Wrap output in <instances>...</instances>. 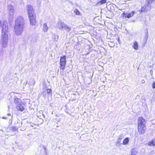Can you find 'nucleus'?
Wrapping results in <instances>:
<instances>
[{"label": "nucleus", "mask_w": 155, "mask_h": 155, "mask_svg": "<svg viewBox=\"0 0 155 155\" xmlns=\"http://www.w3.org/2000/svg\"><path fill=\"white\" fill-rule=\"evenodd\" d=\"M48 27L46 23H44L43 25V31L45 32H47L48 30Z\"/></svg>", "instance_id": "2eb2a0df"}, {"label": "nucleus", "mask_w": 155, "mask_h": 155, "mask_svg": "<svg viewBox=\"0 0 155 155\" xmlns=\"http://www.w3.org/2000/svg\"><path fill=\"white\" fill-rule=\"evenodd\" d=\"M148 145L150 146L155 145V139H153L152 141L149 142Z\"/></svg>", "instance_id": "412c9836"}, {"label": "nucleus", "mask_w": 155, "mask_h": 155, "mask_svg": "<svg viewBox=\"0 0 155 155\" xmlns=\"http://www.w3.org/2000/svg\"><path fill=\"white\" fill-rule=\"evenodd\" d=\"M8 11L9 15L11 16V17L13 18L14 14V7L12 5L10 4L8 5Z\"/></svg>", "instance_id": "0eeeda50"}, {"label": "nucleus", "mask_w": 155, "mask_h": 155, "mask_svg": "<svg viewBox=\"0 0 155 155\" xmlns=\"http://www.w3.org/2000/svg\"><path fill=\"white\" fill-rule=\"evenodd\" d=\"M117 40L119 42L120 41V39L119 38H118Z\"/></svg>", "instance_id": "7c9ffc66"}, {"label": "nucleus", "mask_w": 155, "mask_h": 155, "mask_svg": "<svg viewBox=\"0 0 155 155\" xmlns=\"http://www.w3.org/2000/svg\"><path fill=\"white\" fill-rule=\"evenodd\" d=\"M152 87L153 88H155V82L152 84Z\"/></svg>", "instance_id": "cd10ccee"}, {"label": "nucleus", "mask_w": 155, "mask_h": 155, "mask_svg": "<svg viewBox=\"0 0 155 155\" xmlns=\"http://www.w3.org/2000/svg\"><path fill=\"white\" fill-rule=\"evenodd\" d=\"M2 31V36L8 35V23L7 21H3Z\"/></svg>", "instance_id": "7ed1b4c3"}, {"label": "nucleus", "mask_w": 155, "mask_h": 155, "mask_svg": "<svg viewBox=\"0 0 155 155\" xmlns=\"http://www.w3.org/2000/svg\"><path fill=\"white\" fill-rule=\"evenodd\" d=\"M8 116H11V114L10 113H8Z\"/></svg>", "instance_id": "473e14b6"}, {"label": "nucleus", "mask_w": 155, "mask_h": 155, "mask_svg": "<svg viewBox=\"0 0 155 155\" xmlns=\"http://www.w3.org/2000/svg\"><path fill=\"white\" fill-rule=\"evenodd\" d=\"M26 8L28 16L35 15L34 10L31 5H27Z\"/></svg>", "instance_id": "423d86ee"}, {"label": "nucleus", "mask_w": 155, "mask_h": 155, "mask_svg": "<svg viewBox=\"0 0 155 155\" xmlns=\"http://www.w3.org/2000/svg\"><path fill=\"white\" fill-rule=\"evenodd\" d=\"M74 12L77 15H80L81 13L77 9H75L74 11Z\"/></svg>", "instance_id": "4be33fe9"}, {"label": "nucleus", "mask_w": 155, "mask_h": 155, "mask_svg": "<svg viewBox=\"0 0 155 155\" xmlns=\"http://www.w3.org/2000/svg\"><path fill=\"white\" fill-rule=\"evenodd\" d=\"M64 29L66 30V31L69 32L70 31L71 28L68 26V25L66 24V26H65V27L64 28Z\"/></svg>", "instance_id": "aec40b11"}, {"label": "nucleus", "mask_w": 155, "mask_h": 155, "mask_svg": "<svg viewBox=\"0 0 155 155\" xmlns=\"http://www.w3.org/2000/svg\"><path fill=\"white\" fill-rule=\"evenodd\" d=\"M134 13V12L133 11H131L129 13H125V12H124L121 15L123 18L124 17L129 18L133 16Z\"/></svg>", "instance_id": "9d476101"}, {"label": "nucleus", "mask_w": 155, "mask_h": 155, "mask_svg": "<svg viewBox=\"0 0 155 155\" xmlns=\"http://www.w3.org/2000/svg\"><path fill=\"white\" fill-rule=\"evenodd\" d=\"M65 26H66V24L64 22L60 21L58 23V28L60 30H64Z\"/></svg>", "instance_id": "9b49d317"}, {"label": "nucleus", "mask_w": 155, "mask_h": 155, "mask_svg": "<svg viewBox=\"0 0 155 155\" xmlns=\"http://www.w3.org/2000/svg\"><path fill=\"white\" fill-rule=\"evenodd\" d=\"M25 23V20L22 16H19L16 18L14 27V31L16 35H21L23 30Z\"/></svg>", "instance_id": "f257e3e1"}, {"label": "nucleus", "mask_w": 155, "mask_h": 155, "mask_svg": "<svg viewBox=\"0 0 155 155\" xmlns=\"http://www.w3.org/2000/svg\"><path fill=\"white\" fill-rule=\"evenodd\" d=\"M144 82H145V81L144 80H143L142 81V83H143Z\"/></svg>", "instance_id": "2f4dec72"}, {"label": "nucleus", "mask_w": 155, "mask_h": 155, "mask_svg": "<svg viewBox=\"0 0 155 155\" xmlns=\"http://www.w3.org/2000/svg\"><path fill=\"white\" fill-rule=\"evenodd\" d=\"M129 141V138L128 137H126L123 140V144L124 145H127Z\"/></svg>", "instance_id": "4468645a"}, {"label": "nucleus", "mask_w": 155, "mask_h": 155, "mask_svg": "<svg viewBox=\"0 0 155 155\" xmlns=\"http://www.w3.org/2000/svg\"><path fill=\"white\" fill-rule=\"evenodd\" d=\"M14 103L16 105V108L18 110L22 111L24 108L21 104L20 100L17 98L14 99Z\"/></svg>", "instance_id": "20e7f679"}, {"label": "nucleus", "mask_w": 155, "mask_h": 155, "mask_svg": "<svg viewBox=\"0 0 155 155\" xmlns=\"http://www.w3.org/2000/svg\"><path fill=\"white\" fill-rule=\"evenodd\" d=\"M150 73L151 75H152L153 74V70H150Z\"/></svg>", "instance_id": "c85d7f7f"}, {"label": "nucleus", "mask_w": 155, "mask_h": 155, "mask_svg": "<svg viewBox=\"0 0 155 155\" xmlns=\"http://www.w3.org/2000/svg\"><path fill=\"white\" fill-rule=\"evenodd\" d=\"M66 64V56H63L62 57H61L60 60V69L64 70L65 68Z\"/></svg>", "instance_id": "39448f33"}, {"label": "nucleus", "mask_w": 155, "mask_h": 155, "mask_svg": "<svg viewBox=\"0 0 155 155\" xmlns=\"http://www.w3.org/2000/svg\"><path fill=\"white\" fill-rule=\"evenodd\" d=\"M37 117L39 118H41L42 117L44 118L45 117V115L43 114L42 111H40L38 112L37 113Z\"/></svg>", "instance_id": "f8f14e48"}, {"label": "nucleus", "mask_w": 155, "mask_h": 155, "mask_svg": "<svg viewBox=\"0 0 155 155\" xmlns=\"http://www.w3.org/2000/svg\"><path fill=\"white\" fill-rule=\"evenodd\" d=\"M52 38L55 41H57L58 39V36L55 34L53 35Z\"/></svg>", "instance_id": "f3484780"}, {"label": "nucleus", "mask_w": 155, "mask_h": 155, "mask_svg": "<svg viewBox=\"0 0 155 155\" xmlns=\"http://www.w3.org/2000/svg\"><path fill=\"white\" fill-rule=\"evenodd\" d=\"M124 136L123 134L120 135L118 138L117 142L119 143L120 142L121 140L123 139Z\"/></svg>", "instance_id": "a211bd4d"}, {"label": "nucleus", "mask_w": 155, "mask_h": 155, "mask_svg": "<svg viewBox=\"0 0 155 155\" xmlns=\"http://www.w3.org/2000/svg\"><path fill=\"white\" fill-rule=\"evenodd\" d=\"M147 6H144L142 7L140 11L141 12H146L147 11V9L146 8Z\"/></svg>", "instance_id": "dca6fc26"}, {"label": "nucleus", "mask_w": 155, "mask_h": 155, "mask_svg": "<svg viewBox=\"0 0 155 155\" xmlns=\"http://www.w3.org/2000/svg\"><path fill=\"white\" fill-rule=\"evenodd\" d=\"M2 46L3 47L7 46L8 41V35L2 36Z\"/></svg>", "instance_id": "6e6552de"}, {"label": "nucleus", "mask_w": 155, "mask_h": 155, "mask_svg": "<svg viewBox=\"0 0 155 155\" xmlns=\"http://www.w3.org/2000/svg\"><path fill=\"white\" fill-rule=\"evenodd\" d=\"M132 47L135 50H137L138 48V44L137 42L134 41Z\"/></svg>", "instance_id": "ddd939ff"}, {"label": "nucleus", "mask_w": 155, "mask_h": 155, "mask_svg": "<svg viewBox=\"0 0 155 155\" xmlns=\"http://www.w3.org/2000/svg\"><path fill=\"white\" fill-rule=\"evenodd\" d=\"M106 2V0H101L99 2L100 5H102Z\"/></svg>", "instance_id": "b1692460"}, {"label": "nucleus", "mask_w": 155, "mask_h": 155, "mask_svg": "<svg viewBox=\"0 0 155 155\" xmlns=\"http://www.w3.org/2000/svg\"><path fill=\"white\" fill-rule=\"evenodd\" d=\"M2 118L4 119H6L7 118L5 117H2Z\"/></svg>", "instance_id": "c756f323"}, {"label": "nucleus", "mask_w": 155, "mask_h": 155, "mask_svg": "<svg viewBox=\"0 0 155 155\" xmlns=\"http://www.w3.org/2000/svg\"><path fill=\"white\" fill-rule=\"evenodd\" d=\"M138 130L140 134H143L146 130V122L145 119L142 117H139L137 121Z\"/></svg>", "instance_id": "f03ea898"}, {"label": "nucleus", "mask_w": 155, "mask_h": 155, "mask_svg": "<svg viewBox=\"0 0 155 155\" xmlns=\"http://www.w3.org/2000/svg\"><path fill=\"white\" fill-rule=\"evenodd\" d=\"M131 153L133 155H137V152L134 149H133L132 150Z\"/></svg>", "instance_id": "5701e85b"}, {"label": "nucleus", "mask_w": 155, "mask_h": 155, "mask_svg": "<svg viewBox=\"0 0 155 155\" xmlns=\"http://www.w3.org/2000/svg\"><path fill=\"white\" fill-rule=\"evenodd\" d=\"M12 130L14 131H17L18 130V128L16 126L13 127L12 128Z\"/></svg>", "instance_id": "393cba45"}, {"label": "nucleus", "mask_w": 155, "mask_h": 155, "mask_svg": "<svg viewBox=\"0 0 155 155\" xmlns=\"http://www.w3.org/2000/svg\"><path fill=\"white\" fill-rule=\"evenodd\" d=\"M64 29L66 30V31L69 32L70 31L71 28L68 26V25L66 24V26H65V27L64 28Z\"/></svg>", "instance_id": "6ab92c4d"}, {"label": "nucleus", "mask_w": 155, "mask_h": 155, "mask_svg": "<svg viewBox=\"0 0 155 155\" xmlns=\"http://www.w3.org/2000/svg\"><path fill=\"white\" fill-rule=\"evenodd\" d=\"M51 89H48L47 90V92L48 93H49L51 92Z\"/></svg>", "instance_id": "bb28decb"}, {"label": "nucleus", "mask_w": 155, "mask_h": 155, "mask_svg": "<svg viewBox=\"0 0 155 155\" xmlns=\"http://www.w3.org/2000/svg\"><path fill=\"white\" fill-rule=\"evenodd\" d=\"M28 17L31 25H35L36 22V15L30 16H28Z\"/></svg>", "instance_id": "1a4fd4ad"}, {"label": "nucleus", "mask_w": 155, "mask_h": 155, "mask_svg": "<svg viewBox=\"0 0 155 155\" xmlns=\"http://www.w3.org/2000/svg\"><path fill=\"white\" fill-rule=\"evenodd\" d=\"M154 1V0H147V2L148 3V4L149 5Z\"/></svg>", "instance_id": "a878e982"}]
</instances>
